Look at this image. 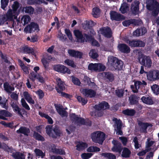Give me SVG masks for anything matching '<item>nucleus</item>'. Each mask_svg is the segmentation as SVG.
<instances>
[{
	"label": "nucleus",
	"instance_id": "f257e3e1",
	"mask_svg": "<svg viewBox=\"0 0 159 159\" xmlns=\"http://www.w3.org/2000/svg\"><path fill=\"white\" fill-rule=\"evenodd\" d=\"M110 107L107 102L105 101H102L98 104L95 105L93 108L95 110L91 112L90 114L92 116L101 117L103 115V112L101 111L108 109Z\"/></svg>",
	"mask_w": 159,
	"mask_h": 159
},
{
	"label": "nucleus",
	"instance_id": "f03ea898",
	"mask_svg": "<svg viewBox=\"0 0 159 159\" xmlns=\"http://www.w3.org/2000/svg\"><path fill=\"white\" fill-rule=\"evenodd\" d=\"M107 65L113 70H122L124 63L117 58L111 56L108 57Z\"/></svg>",
	"mask_w": 159,
	"mask_h": 159
},
{
	"label": "nucleus",
	"instance_id": "7ed1b4c3",
	"mask_svg": "<svg viewBox=\"0 0 159 159\" xmlns=\"http://www.w3.org/2000/svg\"><path fill=\"white\" fill-rule=\"evenodd\" d=\"M90 137L94 143L102 144L106 139V134L103 132L97 131L92 133Z\"/></svg>",
	"mask_w": 159,
	"mask_h": 159
},
{
	"label": "nucleus",
	"instance_id": "20e7f679",
	"mask_svg": "<svg viewBox=\"0 0 159 159\" xmlns=\"http://www.w3.org/2000/svg\"><path fill=\"white\" fill-rule=\"evenodd\" d=\"M147 9L152 11V15L154 16H157L159 13V3L156 0H148L146 5Z\"/></svg>",
	"mask_w": 159,
	"mask_h": 159
},
{
	"label": "nucleus",
	"instance_id": "39448f33",
	"mask_svg": "<svg viewBox=\"0 0 159 159\" xmlns=\"http://www.w3.org/2000/svg\"><path fill=\"white\" fill-rule=\"evenodd\" d=\"M70 119L73 123L78 125H86L89 126L91 125V122H89L88 123L86 122L84 119L81 117L78 116V115L74 113H72L70 114Z\"/></svg>",
	"mask_w": 159,
	"mask_h": 159
},
{
	"label": "nucleus",
	"instance_id": "423d86ee",
	"mask_svg": "<svg viewBox=\"0 0 159 159\" xmlns=\"http://www.w3.org/2000/svg\"><path fill=\"white\" fill-rule=\"evenodd\" d=\"M139 63L143 66L148 68H150L152 66V61L150 57L142 55L139 58Z\"/></svg>",
	"mask_w": 159,
	"mask_h": 159
},
{
	"label": "nucleus",
	"instance_id": "0eeeda50",
	"mask_svg": "<svg viewBox=\"0 0 159 159\" xmlns=\"http://www.w3.org/2000/svg\"><path fill=\"white\" fill-rule=\"evenodd\" d=\"M147 85V83L144 80H143L142 82L137 81L134 82V85H131L130 88L132 91L135 93L138 92V89L140 88L144 87V86H146Z\"/></svg>",
	"mask_w": 159,
	"mask_h": 159
},
{
	"label": "nucleus",
	"instance_id": "6e6552de",
	"mask_svg": "<svg viewBox=\"0 0 159 159\" xmlns=\"http://www.w3.org/2000/svg\"><path fill=\"white\" fill-rule=\"evenodd\" d=\"M147 79L151 81H154L159 79V70L150 71L147 73Z\"/></svg>",
	"mask_w": 159,
	"mask_h": 159
},
{
	"label": "nucleus",
	"instance_id": "1a4fd4ad",
	"mask_svg": "<svg viewBox=\"0 0 159 159\" xmlns=\"http://www.w3.org/2000/svg\"><path fill=\"white\" fill-rule=\"evenodd\" d=\"M126 42L129 44L131 47H143L145 45V43L144 42L140 40H130L128 39Z\"/></svg>",
	"mask_w": 159,
	"mask_h": 159
},
{
	"label": "nucleus",
	"instance_id": "9d476101",
	"mask_svg": "<svg viewBox=\"0 0 159 159\" xmlns=\"http://www.w3.org/2000/svg\"><path fill=\"white\" fill-rule=\"evenodd\" d=\"M38 25L34 22H31L30 24L27 25L24 29V31L27 33H31L35 31H39Z\"/></svg>",
	"mask_w": 159,
	"mask_h": 159
},
{
	"label": "nucleus",
	"instance_id": "9b49d317",
	"mask_svg": "<svg viewBox=\"0 0 159 159\" xmlns=\"http://www.w3.org/2000/svg\"><path fill=\"white\" fill-rule=\"evenodd\" d=\"M54 70L62 73L70 74V70L66 66L60 64L54 65L53 67Z\"/></svg>",
	"mask_w": 159,
	"mask_h": 159
},
{
	"label": "nucleus",
	"instance_id": "f8f14e48",
	"mask_svg": "<svg viewBox=\"0 0 159 159\" xmlns=\"http://www.w3.org/2000/svg\"><path fill=\"white\" fill-rule=\"evenodd\" d=\"M110 14L111 19L112 20L120 21L124 20L125 19V17L123 15L115 11H111Z\"/></svg>",
	"mask_w": 159,
	"mask_h": 159
},
{
	"label": "nucleus",
	"instance_id": "ddd939ff",
	"mask_svg": "<svg viewBox=\"0 0 159 159\" xmlns=\"http://www.w3.org/2000/svg\"><path fill=\"white\" fill-rule=\"evenodd\" d=\"M112 143L114 145L112 148V151L120 153L122 150L121 143L118 140L114 139L112 141Z\"/></svg>",
	"mask_w": 159,
	"mask_h": 159
},
{
	"label": "nucleus",
	"instance_id": "4468645a",
	"mask_svg": "<svg viewBox=\"0 0 159 159\" xmlns=\"http://www.w3.org/2000/svg\"><path fill=\"white\" fill-rule=\"evenodd\" d=\"M139 4L140 2L139 1H134L131 4L130 11L133 14L136 15L138 14Z\"/></svg>",
	"mask_w": 159,
	"mask_h": 159
},
{
	"label": "nucleus",
	"instance_id": "2eb2a0df",
	"mask_svg": "<svg viewBox=\"0 0 159 159\" xmlns=\"http://www.w3.org/2000/svg\"><path fill=\"white\" fill-rule=\"evenodd\" d=\"M68 52L70 56L71 57L80 59H81L83 57V53L81 52L73 49H69Z\"/></svg>",
	"mask_w": 159,
	"mask_h": 159
},
{
	"label": "nucleus",
	"instance_id": "dca6fc26",
	"mask_svg": "<svg viewBox=\"0 0 159 159\" xmlns=\"http://www.w3.org/2000/svg\"><path fill=\"white\" fill-rule=\"evenodd\" d=\"M57 86L58 88L56 87V90L58 93H60L61 91H62L65 89V83L64 82L61 80L60 78H58L57 79Z\"/></svg>",
	"mask_w": 159,
	"mask_h": 159
},
{
	"label": "nucleus",
	"instance_id": "f3484780",
	"mask_svg": "<svg viewBox=\"0 0 159 159\" xmlns=\"http://www.w3.org/2000/svg\"><path fill=\"white\" fill-rule=\"evenodd\" d=\"M96 92L91 89H85L83 90V94L85 96L90 98L94 97L96 95Z\"/></svg>",
	"mask_w": 159,
	"mask_h": 159
},
{
	"label": "nucleus",
	"instance_id": "a211bd4d",
	"mask_svg": "<svg viewBox=\"0 0 159 159\" xmlns=\"http://www.w3.org/2000/svg\"><path fill=\"white\" fill-rule=\"evenodd\" d=\"M117 47L119 50L121 52L128 53L130 52V48L125 43L119 44Z\"/></svg>",
	"mask_w": 159,
	"mask_h": 159
},
{
	"label": "nucleus",
	"instance_id": "6ab92c4d",
	"mask_svg": "<svg viewBox=\"0 0 159 159\" xmlns=\"http://www.w3.org/2000/svg\"><path fill=\"white\" fill-rule=\"evenodd\" d=\"M102 34L105 37L110 38L112 36V32L111 28L109 27H103L100 29Z\"/></svg>",
	"mask_w": 159,
	"mask_h": 159
},
{
	"label": "nucleus",
	"instance_id": "aec40b11",
	"mask_svg": "<svg viewBox=\"0 0 159 159\" xmlns=\"http://www.w3.org/2000/svg\"><path fill=\"white\" fill-rule=\"evenodd\" d=\"M30 132V129L29 128L24 126L20 127L19 129L16 131L17 134H22L25 136H28Z\"/></svg>",
	"mask_w": 159,
	"mask_h": 159
},
{
	"label": "nucleus",
	"instance_id": "412c9836",
	"mask_svg": "<svg viewBox=\"0 0 159 159\" xmlns=\"http://www.w3.org/2000/svg\"><path fill=\"white\" fill-rule=\"evenodd\" d=\"M147 32V30L144 27H141L135 30L133 32V35L136 37L145 34Z\"/></svg>",
	"mask_w": 159,
	"mask_h": 159
},
{
	"label": "nucleus",
	"instance_id": "4be33fe9",
	"mask_svg": "<svg viewBox=\"0 0 159 159\" xmlns=\"http://www.w3.org/2000/svg\"><path fill=\"white\" fill-rule=\"evenodd\" d=\"M52 131L55 134H54L52 133L51 135V137L53 138L56 139L58 137L60 136L62 134L60 128L57 125H55L53 128Z\"/></svg>",
	"mask_w": 159,
	"mask_h": 159
},
{
	"label": "nucleus",
	"instance_id": "5701e85b",
	"mask_svg": "<svg viewBox=\"0 0 159 159\" xmlns=\"http://www.w3.org/2000/svg\"><path fill=\"white\" fill-rule=\"evenodd\" d=\"M150 124L147 122L139 121L138 125L140 127V130L141 133H146L148 127L149 126Z\"/></svg>",
	"mask_w": 159,
	"mask_h": 159
},
{
	"label": "nucleus",
	"instance_id": "b1692460",
	"mask_svg": "<svg viewBox=\"0 0 159 159\" xmlns=\"http://www.w3.org/2000/svg\"><path fill=\"white\" fill-rule=\"evenodd\" d=\"M12 115L9 111L6 110H2L0 111V119L4 120H7V118L6 117H11Z\"/></svg>",
	"mask_w": 159,
	"mask_h": 159
},
{
	"label": "nucleus",
	"instance_id": "393cba45",
	"mask_svg": "<svg viewBox=\"0 0 159 159\" xmlns=\"http://www.w3.org/2000/svg\"><path fill=\"white\" fill-rule=\"evenodd\" d=\"M141 100L143 103L147 105H152L154 104L152 98L150 96H143L141 98Z\"/></svg>",
	"mask_w": 159,
	"mask_h": 159
},
{
	"label": "nucleus",
	"instance_id": "a878e982",
	"mask_svg": "<svg viewBox=\"0 0 159 159\" xmlns=\"http://www.w3.org/2000/svg\"><path fill=\"white\" fill-rule=\"evenodd\" d=\"M74 34L78 40H80L81 42L83 43L84 42L85 38L84 37L81 32L79 30H75L74 31Z\"/></svg>",
	"mask_w": 159,
	"mask_h": 159
},
{
	"label": "nucleus",
	"instance_id": "bb28decb",
	"mask_svg": "<svg viewBox=\"0 0 159 159\" xmlns=\"http://www.w3.org/2000/svg\"><path fill=\"white\" fill-rule=\"evenodd\" d=\"M23 95L25 99L28 102L32 104H34V101L33 99L29 93L27 91L24 92L23 93Z\"/></svg>",
	"mask_w": 159,
	"mask_h": 159
},
{
	"label": "nucleus",
	"instance_id": "cd10ccee",
	"mask_svg": "<svg viewBox=\"0 0 159 159\" xmlns=\"http://www.w3.org/2000/svg\"><path fill=\"white\" fill-rule=\"evenodd\" d=\"M4 89L7 93H11V91H13L15 88L13 86H11L7 82L4 83L3 84Z\"/></svg>",
	"mask_w": 159,
	"mask_h": 159
},
{
	"label": "nucleus",
	"instance_id": "c85d7f7f",
	"mask_svg": "<svg viewBox=\"0 0 159 159\" xmlns=\"http://www.w3.org/2000/svg\"><path fill=\"white\" fill-rule=\"evenodd\" d=\"M88 147L87 144L82 142H79L76 145V149L79 151L84 149Z\"/></svg>",
	"mask_w": 159,
	"mask_h": 159
},
{
	"label": "nucleus",
	"instance_id": "c756f323",
	"mask_svg": "<svg viewBox=\"0 0 159 159\" xmlns=\"http://www.w3.org/2000/svg\"><path fill=\"white\" fill-rule=\"evenodd\" d=\"M54 106L57 112L59 115L62 116H66V112L63 109L62 107H61L58 105L56 104H55Z\"/></svg>",
	"mask_w": 159,
	"mask_h": 159
},
{
	"label": "nucleus",
	"instance_id": "7c9ffc66",
	"mask_svg": "<svg viewBox=\"0 0 159 159\" xmlns=\"http://www.w3.org/2000/svg\"><path fill=\"white\" fill-rule=\"evenodd\" d=\"M12 156L15 159H25V155L20 152H13Z\"/></svg>",
	"mask_w": 159,
	"mask_h": 159
},
{
	"label": "nucleus",
	"instance_id": "2f4dec72",
	"mask_svg": "<svg viewBox=\"0 0 159 159\" xmlns=\"http://www.w3.org/2000/svg\"><path fill=\"white\" fill-rule=\"evenodd\" d=\"M104 77L106 79L111 82H112L114 80V76L113 74L109 72L104 73Z\"/></svg>",
	"mask_w": 159,
	"mask_h": 159
},
{
	"label": "nucleus",
	"instance_id": "473e14b6",
	"mask_svg": "<svg viewBox=\"0 0 159 159\" xmlns=\"http://www.w3.org/2000/svg\"><path fill=\"white\" fill-rule=\"evenodd\" d=\"M136 113L135 111L132 109H127L123 110L122 111V113L125 115L128 116H133Z\"/></svg>",
	"mask_w": 159,
	"mask_h": 159
},
{
	"label": "nucleus",
	"instance_id": "72a5a7b5",
	"mask_svg": "<svg viewBox=\"0 0 159 159\" xmlns=\"http://www.w3.org/2000/svg\"><path fill=\"white\" fill-rule=\"evenodd\" d=\"M12 109L14 112H17L18 115L21 116H23L22 113H23V114L25 112V110L24 108H20L18 105L15 106Z\"/></svg>",
	"mask_w": 159,
	"mask_h": 159
},
{
	"label": "nucleus",
	"instance_id": "f704fd0d",
	"mask_svg": "<svg viewBox=\"0 0 159 159\" xmlns=\"http://www.w3.org/2000/svg\"><path fill=\"white\" fill-rule=\"evenodd\" d=\"M33 137L36 140L39 141H44L45 140L43 136L35 131H34Z\"/></svg>",
	"mask_w": 159,
	"mask_h": 159
},
{
	"label": "nucleus",
	"instance_id": "c9c22d12",
	"mask_svg": "<svg viewBox=\"0 0 159 159\" xmlns=\"http://www.w3.org/2000/svg\"><path fill=\"white\" fill-rule=\"evenodd\" d=\"M102 156L108 159H116V156L112 153L110 152L102 153Z\"/></svg>",
	"mask_w": 159,
	"mask_h": 159
},
{
	"label": "nucleus",
	"instance_id": "e433bc0d",
	"mask_svg": "<svg viewBox=\"0 0 159 159\" xmlns=\"http://www.w3.org/2000/svg\"><path fill=\"white\" fill-rule=\"evenodd\" d=\"M31 20L30 17L28 15H25L23 16L21 19V23L25 26L30 22Z\"/></svg>",
	"mask_w": 159,
	"mask_h": 159
},
{
	"label": "nucleus",
	"instance_id": "4c0bfd02",
	"mask_svg": "<svg viewBox=\"0 0 159 159\" xmlns=\"http://www.w3.org/2000/svg\"><path fill=\"white\" fill-rule=\"evenodd\" d=\"M131 154L130 150L127 148H124L122 152L121 156L125 158H128L129 157Z\"/></svg>",
	"mask_w": 159,
	"mask_h": 159
},
{
	"label": "nucleus",
	"instance_id": "58836bf2",
	"mask_svg": "<svg viewBox=\"0 0 159 159\" xmlns=\"http://www.w3.org/2000/svg\"><path fill=\"white\" fill-rule=\"evenodd\" d=\"M23 10L26 13L33 14L34 11V9L31 6H26L23 8Z\"/></svg>",
	"mask_w": 159,
	"mask_h": 159
},
{
	"label": "nucleus",
	"instance_id": "ea45409f",
	"mask_svg": "<svg viewBox=\"0 0 159 159\" xmlns=\"http://www.w3.org/2000/svg\"><path fill=\"white\" fill-rule=\"evenodd\" d=\"M98 64L90 63L88 67V69L91 71H97L98 70Z\"/></svg>",
	"mask_w": 159,
	"mask_h": 159
},
{
	"label": "nucleus",
	"instance_id": "a19ab883",
	"mask_svg": "<svg viewBox=\"0 0 159 159\" xmlns=\"http://www.w3.org/2000/svg\"><path fill=\"white\" fill-rule=\"evenodd\" d=\"M22 49L24 53H31L32 54H33L34 53V50L31 47L25 46L23 47Z\"/></svg>",
	"mask_w": 159,
	"mask_h": 159
},
{
	"label": "nucleus",
	"instance_id": "79ce46f5",
	"mask_svg": "<svg viewBox=\"0 0 159 159\" xmlns=\"http://www.w3.org/2000/svg\"><path fill=\"white\" fill-rule=\"evenodd\" d=\"M129 7L128 6L127 4L126 3H124L122 4L120 9V11L122 14H125L127 12Z\"/></svg>",
	"mask_w": 159,
	"mask_h": 159
},
{
	"label": "nucleus",
	"instance_id": "37998d69",
	"mask_svg": "<svg viewBox=\"0 0 159 159\" xmlns=\"http://www.w3.org/2000/svg\"><path fill=\"white\" fill-rule=\"evenodd\" d=\"M34 152L36 156L40 157L42 158H43L45 155V153H43L41 150L38 148H36L34 150Z\"/></svg>",
	"mask_w": 159,
	"mask_h": 159
},
{
	"label": "nucleus",
	"instance_id": "c03bdc74",
	"mask_svg": "<svg viewBox=\"0 0 159 159\" xmlns=\"http://www.w3.org/2000/svg\"><path fill=\"white\" fill-rule=\"evenodd\" d=\"M130 103L131 105L136 104L138 102L137 100V96L135 95H133L129 98Z\"/></svg>",
	"mask_w": 159,
	"mask_h": 159
},
{
	"label": "nucleus",
	"instance_id": "a18cd8bd",
	"mask_svg": "<svg viewBox=\"0 0 159 159\" xmlns=\"http://www.w3.org/2000/svg\"><path fill=\"white\" fill-rule=\"evenodd\" d=\"M100 149L96 147L92 146L89 147L87 149V151L89 152H99L100 151Z\"/></svg>",
	"mask_w": 159,
	"mask_h": 159
},
{
	"label": "nucleus",
	"instance_id": "49530a36",
	"mask_svg": "<svg viewBox=\"0 0 159 159\" xmlns=\"http://www.w3.org/2000/svg\"><path fill=\"white\" fill-rule=\"evenodd\" d=\"M151 89L153 92L156 95H157L159 94V86L154 84L151 86Z\"/></svg>",
	"mask_w": 159,
	"mask_h": 159
},
{
	"label": "nucleus",
	"instance_id": "de8ad7c7",
	"mask_svg": "<svg viewBox=\"0 0 159 159\" xmlns=\"http://www.w3.org/2000/svg\"><path fill=\"white\" fill-rule=\"evenodd\" d=\"M50 60L48 57H44L42 59L41 62L43 63L44 67L45 69H47L48 66V60Z\"/></svg>",
	"mask_w": 159,
	"mask_h": 159
},
{
	"label": "nucleus",
	"instance_id": "09e8293b",
	"mask_svg": "<svg viewBox=\"0 0 159 159\" xmlns=\"http://www.w3.org/2000/svg\"><path fill=\"white\" fill-rule=\"evenodd\" d=\"M53 152L56 154L60 155H65L66 154V152L63 149L55 148Z\"/></svg>",
	"mask_w": 159,
	"mask_h": 159
},
{
	"label": "nucleus",
	"instance_id": "8fccbe9b",
	"mask_svg": "<svg viewBox=\"0 0 159 159\" xmlns=\"http://www.w3.org/2000/svg\"><path fill=\"white\" fill-rule=\"evenodd\" d=\"M100 12V9L98 8H94L93 9L92 14L93 16L95 18H97L99 16Z\"/></svg>",
	"mask_w": 159,
	"mask_h": 159
},
{
	"label": "nucleus",
	"instance_id": "3c124183",
	"mask_svg": "<svg viewBox=\"0 0 159 159\" xmlns=\"http://www.w3.org/2000/svg\"><path fill=\"white\" fill-rule=\"evenodd\" d=\"M20 7V4L17 1H15L13 4L12 8L14 13H15L17 11V9Z\"/></svg>",
	"mask_w": 159,
	"mask_h": 159
},
{
	"label": "nucleus",
	"instance_id": "603ef678",
	"mask_svg": "<svg viewBox=\"0 0 159 159\" xmlns=\"http://www.w3.org/2000/svg\"><path fill=\"white\" fill-rule=\"evenodd\" d=\"M13 11L12 10L10 9L8 11L6 15V16L8 20H11L13 19Z\"/></svg>",
	"mask_w": 159,
	"mask_h": 159
},
{
	"label": "nucleus",
	"instance_id": "864d4df0",
	"mask_svg": "<svg viewBox=\"0 0 159 159\" xmlns=\"http://www.w3.org/2000/svg\"><path fill=\"white\" fill-rule=\"evenodd\" d=\"M116 94V96L119 98L122 97L124 93V90L122 89H118L115 91Z\"/></svg>",
	"mask_w": 159,
	"mask_h": 159
},
{
	"label": "nucleus",
	"instance_id": "5fc2aeb1",
	"mask_svg": "<svg viewBox=\"0 0 159 159\" xmlns=\"http://www.w3.org/2000/svg\"><path fill=\"white\" fill-rule=\"evenodd\" d=\"M77 99L79 102L82 103V105H85L88 102L87 99H85L80 96H77Z\"/></svg>",
	"mask_w": 159,
	"mask_h": 159
},
{
	"label": "nucleus",
	"instance_id": "6e6d98bb",
	"mask_svg": "<svg viewBox=\"0 0 159 159\" xmlns=\"http://www.w3.org/2000/svg\"><path fill=\"white\" fill-rule=\"evenodd\" d=\"M0 148L3 149L5 151H8V150H11V148L9 147L5 143H1L0 142Z\"/></svg>",
	"mask_w": 159,
	"mask_h": 159
},
{
	"label": "nucleus",
	"instance_id": "4d7b16f0",
	"mask_svg": "<svg viewBox=\"0 0 159 159\" xmlns=\"http://www.w3.org/2000/svg\"><path fill=\"white\" fill-rule=\"evenodd\" d=\"M65 63L69 66H70L73 68H75L76 66L75 65L74 61L67 59L65 61Z\"/></svg>",
	"mask_w": 159,
	"mask_h": 159
},
{
	"label": "nucleus",
	"instance_id": "13d9d810",
	"mask_svg": "<svg viewBox=\"0 0 159 159\" xmlns=\"http://www.w3.org/2000/svg\"><path fill=\"white\" fill-rule=\"evenodd\" d=\"M52 126L51 125H48L46 127V133L50 136L51 137V135L52 134Z\"/></svg>",
	"mask_w": 159,
	"mask_h": 159
},
{
	"label": "nucleus",
	"instance_id": "bf43d9fd",
	"mask_svg": "<svg viewBox=\"0 0 159 159\" xmlns=\"http://www.w3.org/2000/svg\"><path fill=\"white\" fill-rule=\"evenodd\" d=\"M93 155L91 153H84L81 154V157L83 159H89Z\"/></svg>",
	"mask_w": 159,
	"mask_h": 159
},
{
	"label": "nucleus",
	"instance_id": "052dcab7",
	"mask_svg": "<svg viewBox=\"0 0 159 159\" xmlns=\"http://www.w3.org/2000/svg\"><path fill=\"white\" fill-rule=\"evenodd\" d=\"M8 2L9 0H1V8L4 10H5Z\"/></svg>",
	"mask_w": 159,
	"mask_h": 159
},
{
	"label": "nucleus",
	"instance_id": "680f3d73",
	"mask_svg": "<svg viewBox=\"0 0 159 159\" xmlns=\"http://www.w3.org/2000/svg\"><path fill=\"white\" fill-rule=\"evenodd\" d=\"M0 56L1 59L3 60L4 62L7 63H10V61L8 60L6 54L3 55L2 52L0 50Z\"/></svg>",
	"mask_w": 159,
	"mask_h": 159
},
{
	"label": "nucleus",
	"instance_id": "e2e57ef3",
	"mask_svg": "<svg viewBox=\"0 0 159 159\" xmlns=\"http://www.w3.org/2000/svg\"><path fill=\"white\" fill-rule=\"evenodd\" d=\"M72 81L74 84L77 85H80L81 84L79 80L74 76H72Z\"/></svg>",
	"mask_w": 159,
	"mask_h": 159
},
{
	"label": "nucleus",
	"instance_id": "0e129e2a",
	"mask_svg": "<svg viewBox=\"0 0 159 159\" xmlns=\"http://www.w3.org/2000/svg\"><path fill=\"white\" fill-rule=\"evenodd\" d=\"M132 24L138 26L140 25L142 23V22L141 20L134 19H132Z\"/></svg>",
	"mask_w": 159,
	"mask_h": 159
},
{
	"label": "nucleus",
	"instance_id": "69168bd1",
	"mask_svg": "<svg viewBox=\"0 0 159 159\" xmlns=\"http://www.w3.org/2000/svg\"><path fill=\"white\" fill-rule=\"evenodd\" d=\"M21 104L23 107L27 110H29L30 109V107L28 104L26 103L25 100L23 98L21 99Z\"/></svg>",
	"mask_w": 159,
	"mask_h": 159
},
{
	"label": "nucleus",
	"instance_id": "338daca9",
	"mask_svg": "<svg viewBox=\"0 0 159 159\" xmlns=\"http://www.w3.org/2000/svg\"><path fill=\"white\" fill-rule=\"evenodd\" d=\"M36 94H37L39 99H42L44 96V93L43 91L41 89H39L36 92Z\"/></svg>",
	"mask_w": 159,
	"mask_h": 159
},
{
	"label": "nucleus",
	"instance_id": "774afa93",
	"mask_svg": "<svg viewBox=\"0 0 159 159\" xmlns=\"http://www.w3.org/2000/svg\"><path fill=\"white\" fill-rule=\"evenodd\" d=\"M89 55L93 59L97 58L98 57V53L95 52L94 50L92 49L91 51L89 53Z\"/></svg>",
	"mask_w": 159,
	"mask_h": 159
}]
</instances>
